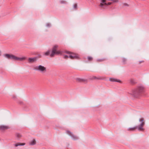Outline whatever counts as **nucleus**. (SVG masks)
<instances>
[{
    "instance_id": "7",
    "label": "nucleus",
    "mask_w": 149,
    "mask_h": 149,
    "mask_svg": "<svg viewBox=\"0 0 149 149\" xmlns=\"http://www.w3.org/2000/svg\"><path fill=\"white\" fill-rule=\"evenodd\" d=\"M66 132L67 134L70 136L72 139L74 140H77L78 139V137L74 135L71 132L69 131H67Z\"/></svg>"
},
{
    "instance_id": "8",
    "label": "nucleus",
    "mask_w": 149,
    "mask_h": 149,
    "mask_svg": "<svg viewBox=\"0 0 149 149\" xmlns=\"http://www.w3.org/2000/svg\"><path fill=\"white\" fill-rule=\"evenodd\" d=\"M76 80L79 82H86L87 81L86 79L77 78L75 79Z\"/></svg>"
},
{
    "instance_id": "16",
    "label": "nucleus",
    "mask_w": 149,
    "mask_h": 149,
    "mask_svg": "<svg viewBox=\"0 0 149 149\" xmlns=\"http://www.w3.org/2000/svg\"><path fill=\"white\" fill-rule=\"evenodd\" d=\"M137 129V126H135L133 127H130L127 129V130L129 131H133L134 130L136 129Z\"/></svg>"
},
{
    "instance_id": "29",
    "label": "nucleus",
    "mask_w": 149,
    "mask_h": 149,
    "mask_svg": "<svg viewBox=\"0 0 149 149\" xmlns=\"http://www.w3.org/2000/svg\"><path fill=\"white\" fill-rule=\"evenodd\" d=\"M123 61L124 63H125V61H126V59L125 58H123Z\"/></svg>"
},
{
    "instance_id": "23",
    "label": "nucleus",
    "mask_w": 149,
    "mask_h": 149,
    "mask_svg": "<svg viewBox=\"0 0 149 149\" xmlns=\"http://www.w3.org/2000/svg\"><path fill=\"white\" fill-rule=\"evenodd\" d=\"M123 6H129L128 4L126 3H124L123 4Z\"/></svg>"
},
{
    "instance_id": "12",
    "label": "nucleus",
    "mask_w": 149,
    "mask_h": 149,
    "mask_svg": "<svg viewBox=\"0 0 149 149\" xmlns=\"http://www.w3.org/2000/svg\"><path fill=\"white\" fill-rule=\"evenodd\" d=\"M9 128L8 126L4 125H2L0 126V130H5Z\"/></svg>"
},
{
    "instance_id": "15",
    "label": "nucleus",
    "mask_w": 149,
    "mask_h": 149,
    "mask_svg": "<svg viewBox=\"0 0 149 149\" xmlns=\"http://www.w3.org/2000/svg\"><path fill=\"white\" fill-rule=\"evenodd\" d=\"M36 144V141L34 139H33L29 143V144L30 145L33 146L35 145Z\"/></svg>"
},
{
    "instance_id": "10",
    "label": "nucleus",
    "mask_w": 149,
    "mask_h": 149,
    "mask_svg": "<svg viewBox=\"0 0 149 149\" xmlns=\"http://www.w3.org/2000/svg\"><path fill=\"white\" fill-rule=\"evenodd\" d=\"M36 58H29L28 59V61L29 63H32L36 61Z\"/></svg>"
},
{
    "instance_id": "24",
    "label": "nucleus",
    "mask_w": 149,
    "mask_h": 149,
    "mask_svg": "<svg viewBox=\"0 0 149 149\" xmlns=\"http://www.w3.org/2000/svg\"><path fill=\"white\" fill-rule=\"evenodd\" d=\"M73 8H77V4H74L73 5Z\"/></svg>"
},
{
    "instance_id": "13",
    "label": "nucleus",
    "mask_w": 149,
    "mask_h": 149,
    "mask_svg": "<svg viewBox=\"0 0 149 149\" xmlns=\"http://www.w3.org/2000/svg\"><path fill=\"white\" fill-rule=\"evenodd\" d=\"M100 2V3L99 6L102 8H104V4L106 2V0H99Z\"/></svg>"
},
{
    "instance_id": "14",
    "label": "nucleus",
    "mask_w": 149,
    "mask_h": 149,
    "mask_svg": "<svg viewBox=\"0 0 149 149\" xmlns=\"http://www.w3.org/2000/svg\"><path fill=\"white\" fill-rule=\"evenodd\" d=\"M90 79L91 80H97V79H103L100 77H97L94 76H93L92 77H91Z\"/></svg>"
},
{
    "instance_id": "11",
    "label": "nucleus",
    "mask_w": 149,
    "mask_h": 149,
    "mask_svg": "<svg viewBox=\"0 0 149 149\" xmlns=\"http://www.w3.org/2000/svg\"><path fill=\"white\" fill-rule=\"evenodd\" d=\"M109 80L111 82H121L120 80L112 77L110 78L109 79Z\"/></svg>"
},
{
    "instance_id": "28",
    "label": "nucleus",
    "mask_w": 149,
    "mask_h": 149,
    "mask_svg": "<svg viewBox=\"0 0 149 149\" xmlns=\"http://www.w3.org/2000/svg\"><path fill=\"white\" fill-rule=\"evenodd\" d=\"M12 97L14 99H15V98H16V96H15V95H13V97Z\"/></svg>"
},
{
    "instance_id": "27",
    "label": "nucleus",
    "mask_w": 149,
    "mask_h": 149,
    "mask_svg": "<svg viewBox=\"0 0 149 149\" xmlns=\"http://www.w3.org/2000/svg\"><path fill=\"white\" fill-rule=\"evenodd\" d=\"M119 1L118 0H113V2H118Z\"/></svg>"
},
{
    "instance_id": "18",
    "label": "nucleus",
    "mask_w": 149,
    "mask_h": 149,
    "mask_svg": "<svg viewBox=\"0 0 149 149\" xmlns=\"http://www.w3.org/2000/svg\"><path fill=\"white\" fill-rule=\"evenodd\" d=\"M130 82L132 84H135L136 83V80L133 79H131L130 80Z\"/></svg>"
},
{
    "instance_id": "19",
    "label": "nucleus",
    "mask_w": 149,
    "mask_h": 149,
    "mask_svg": "<svg viewBox=\"0 0 149 149\" xmlns=\"http://www.w3.org/2000/svg\"><path fill=\"white\" fill-rule=\"evenodd\" d=\"M50 51L49 50H48L46 52H44L43 53V55L44 56H48L50 54Z\"/></svg>"
},
{
    "instance_id": "4",
    "label": "nucleus",
    "mask_w": 149,
    "mask_h": 149,
    "mask_svg": "<svg viewBox=\"0 0 149 149\" xmlns=\"http://www.w3.org/2000/svg\"><path fill=\"white\" fill-rule=\"evenodd\" d=\"M33 69L41 72H45L47 70L46 68L41 65L34 66H33Z\"/></svg>"
},
{
    "instance_id": "2",
    "label": "nucleus",
    "mask_w": 149,
    "mask_h": 149,
    "mask_svg": "<svg viewBox=\"0 0 149 149\" xmlns=\"http://www.w3.org/2000/svg\"><path fill=\"white\" fill-rule=\"evenodd\" d=\"M3 56L9 59L13 60L16 61H22L27 59L26 56H22L21 57H18L12 54H6L3 55Z\"/></svg>"
},
{
    "instance_id": "30",
    "label": "nucleus",
    "mask_w": 149,
    "mask_h": 149,
    "mask_svg": "<svg viewBox=\"0 0 149 149\" xmlns=\"http://www.w3.org/2000/svg\"><path fill=\"white\" fill-rule=\"evenodd\" d=\"M2 54V52L0 50V56H1V55Z\"/></svg>"
},
{
    "instance_id": "5",
    "label": "nucleus",
    "mask_w": 149,
    "mask_h": 149,
    "mask_svg": "<svg viewBox=\"0 0 149 149\" xmlns=\"http://www.w3.org/2000/svg\"><path fill=\"white\" fill-rule=\"evenodd\" d=\"M58 47L57 45H55L53 47L52 51V53L50 54V56L52 57L55 54H62V52L60 51H57L56 48Z\"/></svg>"
},
{
    "instance_id": "6",
    "label": "nucleus",
    "mask_w": 149,
    "mask_h": 149,
    "mask_svg": "<svg viewBox=\"0 0 149 149\" xmlns=\"http://www.w3.org/2000/svg\"><path fill=\"white\" fill-rule=\"evenodd\" d=\"M65 53L69 54V57L71 59L77 58L78 55L73 53H71L68 51H66Z\"/></svg>"
},
{
    "instance_id": "20",
    "label": "nucleus",
    "mask_w": 149,
    "mask_h": 149,
    "mask_svg": "<svg viewBox=\"0 0 149 149\" xmlns=\"http://www.w3.org/2000/svg\"><path fill=\"white\" fill-rule=\"evenodd\" d=\"M59 2L61 4H65L67 3L66 1L63 0H61Z\"/></svg>"
},
{
    "instance_id": "25",
    "label": "nucleus",
    "mask_w": 149,
    "mask_h": 149,
    "mask_svg": "<svg viewBox=\"0 0 149 149\" xmlns=\"http://www.w3.org/2000/svg\"><path fill=\"white\" fill-rule=\"evenodd\" d=\"M88 59L89 60H91L92 59V58L91 57H88Z\"/></svg>"
},
{
    "instance_id": "22",
    "label": "nucleus",
    "mask_w": 149,
    "mask_h": 149,
    "mask_svg": "<svg viewBox=\"0 0 149 149\" xmlns=\"http://www.w3.org/2000/svg\"><path fill=\"white\" fill-rule=\"evenodd\" d=\"M111 4V2H109L107 3L106 2H105V3L104 4V5H110Z\"/></svg>"
},
{
    "instance_id": "17",
    "label": "nucleus",
    "mask_w": 149,
    "mask_h": 149,
    "mask_svg": "<svg viewBox=\"0 0 149 149\" xmlns=\"http://www.w3.org/2000/svg\"><path fill=\"white\" fill-rule=\"evenodd\" d=\"M25 144L24 143H18L16 144H15L14 145L16 147H17L18 146H23L25 145Z\"/></svg>"
},
{
    "instance_id": "1",
    "label": "nucleus",
    "mask_w": 149,
    "mask_h": 149,
    "mask_svg": "<svg viewBox=\"0 0 149 149\" xmlns=\"http://www.w3.org/2000/svg\"><path fill=\"white\" fill-rule=\"evenodd\" d=\"M144 92V88L142 85H139L132 91V94L136 98H139L142 96Z\"/></svg>"
},
{
    "instance_id": "26",
    "label": "nucleus",
    "mask_w": 149,
    "mask_h": 149,
    "mask_svg": "<svg viewBox=\"0 0 149 149\" xmlns=\"http://www.w3.org/2000/svg\"><path fill=\"white\" fill-rule=\"evenodd\" d=\"M64 57L65 58H67L68 57H69V55H65L64 56Z\"/></svg>"
},
{
    "instance_id": "3",
    "label": "nucleus",
    "mask_w": 149,
    "mask_h": 149,
    "mask_svg": "<svg viewBox=\"0 0 149 149\" xmlns=\"http://www.w3.org/2000/svg\"><path fill=\"white\" fill-rule=\"evenodd\" d=\"M139 121L140 123L138 126H137V129L139 131H143L144 129L143 128V127L145 124V122L144 118H139Z\"/></svg>"
},
{
    "instance_id": "9",
    "label": "nucleus",
    "mask_w": 149,
    "mask_h": 149,
    "mask_svg": "<svg viewBox=\"0 0 149 149\" xmlns=\"http://www.w3.org/2000/svg\"><path fill=\"white\" fill-rule=\"evenodd\" d=\"M22 136V135L20 134L17 133L15 134V139L17 140H20Z\"/></svg>"
},
{
    "instance_id": "21",
    "label": "nucleus",
    "mask_w": 149,
    "mask_h": 149,
    "mask_svg": "<svg viewBox=\"0 0 149 149\" xmlns=\"http://www.w3.org/2000/svg\"><path fill=\"white\" fill-rule=\"evenodd\" d=\"M51 24L49 23H47L46 24V26L47 27H49L51 26Z\"/></svg>"
}]
</instances>
